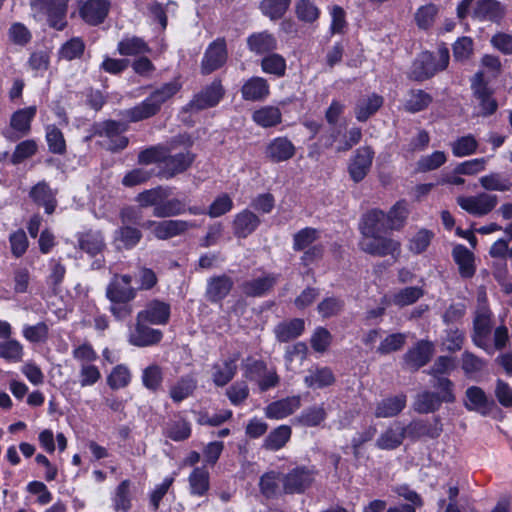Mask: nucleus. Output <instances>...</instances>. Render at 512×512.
I'll return each instance as SVG.
<instances>
[{
	"label": "nucleus",
	"instance_id": "obj_37",
	"mask_svg": "<svg viewBox=\"0 0 512 512\" xmlns=\"http://www.w3.org/2000/svg\"><path fill=\"white\" fill-rule=\"evenodd\" d=\"M406 396L399 394L382 399L376 405L374 415L376 418H391L397 416L406 407Z\"/></svg>",
	"mask_w": 512,
	"mask_h": 512
},
{
	"label": "nucleus",
	"instance_id": "obj_50",
	"mask_svg": "<svg viewBox=\"0 0 512 512\" xmlns=\"http://www.w3.org/2000/svg\"><path fill=\"white\" fill-rule=\"evenodd\" d=\"M117 51L122 56H137L149 53L150 48L142 38L132 36L122 39L117 45Z\"/></svg>",
	"mask_w": 512,
	"mask_h": 512
},
{
	"label": "nucleus",
	"instance_id": "obj_53",
	"mask_svg": "<svg viewBox=\"0 0 512 512\" xmlns=\"http://www.w3.org/2000/svg\"><path fill=\"white\" fill-rule=\"evenodd\" d=\"M290 5L291 0H262L259 9L271 21H276L284 17Z\"/></svg>",
	"mask_w": 512,
	"mask_h": 512
},
{
	"label": "nucleus",
	"instance_id": "obj_40",
	"mask_svg": "<svg viewBox=\"0 0 512 512\" xmlns=\"http://www.w3.org/2000/svg\"><path fill=\"white\" fill-rule=\"evenodd\" d=\"M195 227L192 222L185 220H163L159 221L155 237L159 240H167L184 234Z\"/></svg>",
	"mask_w": 512,
	"mask_h": 512
},
{
	"label": "nucleus",
	"instance_id": "obj_33",
	"mask_svg": "<svg viewBox=\"0 0 512 512\" xmlns=\"http://www.w3.org/2000/svg\"><path fill=\"white\" fill-rule=\"evenodd\" d=\"M79 248L94 257L101 254L106 248L103 233L98 230H89L77 235Z\"/></svg>",
	"mask_w": 512,
	"mask_h": 512
},
{
	"label": "nucleus",
	"instance_id": "obj_63",
	"mask_svg": "<svg viewBox=\"0 0 512 512\" xmlns=\"http://www.w3.org/2000/svg\"><path fill=\"white\" fill-rule=\"evenodd\" d=\"M295 13L300 21L315 22L320 16L319 8L310 0H299L295 4Z\"/></svg>",
	"mask_w": 512,
	"mask_h": 512
},
{
	"label": "nucleus",
	"instance_id": "obj_60",
	"mask_svg": "<svg viewBox=\"0 0 512 512\" xmlns=\"http://www.w3.org/2000/svg\"><path fill=\"white\" fill-rule=\"evenodd\" d=\"M23 354V346L19 341L11 338L0 341V358L16 363L22 360Z\"/></svg>",
	"mask_w": 512,
	"mask_h": 512
},
{
	"label": "nucleus",
	"instance_id": "obj_57",
	"mask_svg": "<svg viewBox=\"0 0 512 512\" xmlns=\"http://www.w3.org/2000/svg\"><path fill=\"white\" fill-rule=\"evenodd\" d=\"M132 280L136 283L138 291H150L158 284L156 272L146 266H139L132 275Z\"/></svg>",
	"mask_w": 512,
	"mask_h": 512
},
{
	"label": "nucleus",
	"instance_id": "obj_15",
	"mask_svg": "<svg viewBox=\"0 0 512 512\" xmlns=\"http://www.w3.org/2000/svg\"><path fill=\"white\" fill-rule=\"evenodd\" d=\"M145 320L136 316V322L129 328L128 342L136 347H148L158 344L163 337L159 329L152 328Z\"/></svg>",
	"mask_w": 512,
	"mask_h": 512
},
{
	"label": "nucleus",
	"instance_id": "obj_1",
	"mask_svg": "<svg viewBox=\"0 0 512 512\" xmlns=\"http://www.w3.org/2000/svg\"><path fill=\"white\" fill-rule=\"evenodd\" d=\"M171 188L157 186L139 193L136 200L141 207H153L157 218H169L186 212V203L178 198H169Z\"/></svg>",
	"mask_w": 512,
	"mask_h": 512
},
{
	"label": "nucleus",
	"instance_id": "obj_3",
	"mask_svg": "<svg viewBox=\"0 0 512 512\" xmlns=\"http://www.w3.org/2000/svg\"><path fill=\"white\" fill-rule=\"evenodd\" d=\"M181 88L177 81H171L155 89L145 100L138 105L125 109L120 115L129 122H139L155 116L162 105L171 99Z\"/></svg>",
	"mask_w": 512,
	"mask_h": 512
},
{
	"label": "nucleus",
	"instance_id": "obj_45",
	"mask_svg": "<svg viewBox=\"0 0 512 512\" xmlns=\"http://www.w3.org/2000/svg\"><path fill=\"white\" fill-rule=\"evenodd\" d=\"M335 381L332 370L328 367H316L310 369L304 378V382L309 388L320 389L333 384Z\"/></svg>",
	"mask_w": 512,
	"mask_h": 512
},
{
	"label": "nucleus",
	"instance_id": "obj_24",
	"mask_svg": "<svg viewBox=\"0 0 512 512\" xmlns=\"http://www.w3.org/2000/svg\"><path fill=\"white\" fill-rule=\"evenodd\" d=\"M464 406L469 411H474L486 416L491 412L494 401L489 399L480 387L471 386L467 388L465 392Z\"/></svg>",
	"mask_w": 512,
	"mask_h": 512
},
{
	"label": "nucleus",
	"instance_id": "obj_22",
	"mask_svg": "<svg viewBox=\"0 0 512 512\" xmlns=\"http://www.w3.org/2000/svg\"><path fill=\"white\" fill-rule=\"evenodd\" d=\"M140 320L151 325H165L170 318V305L164 301L154 299L148 302L145 308L137 313Z\"/></svg>",
	"mask_w": 512,
	"mask_h": 512
},
{
	"label": "nucleus",
	"instance_id": "obj_38",
	"mask_svg": "<svg viewBox=\"0 0 512 512\" xmlns=\"http://www.w3.org/2000/svg\"><path fill=\"white\" fill-rule=\"evenodd\" d=\"M304 327V320L294 318L278 323L273 332L279 342L286 343L299 337L303 333Z\"/></svg>",
	"mask_w": 512,
	"mask_h": 512
},
{
	"label": "nucleus",
	"instance_id": "obj_36",
	"mask_svg": "<svg viewBox=\"0 0 512 512\" xmlns=\"http://www.w3.org/2000/svg\"><path fill=\"white\" fill-rule=\"evenodd\" d=\"M452 257L458 265L459 274L462 278L474 276L476 271L475 256L467 247L461 244L456 245L452 250Z\"/></svg>",
	"mask_w": 512,
	"mask_h": 512
},
{
	"label": "nucleus",
	"instance_id": "obj_28",
	"mask_svg": "<svg viewBox=\"0 0 512 512\" xmlns=\"http://www.w3.org/2000/svg\"><path fill=\"white\" fill-rule=\"evenodd\" d=\"M279 274L268 273L261 277L246 281L242 291L248 297H263L270 292L279 281Z\"/></svg>",
	"mask_w": 512,
	"mask_h": 512
},
{
	"label": "nucleus",
	"instance_id": "obj_18",
	"mask_svg": "<svg viewBox=\"0 0 512 512\" xmlns=\"http://www.w3.org/2000/svg\"><path fill=\"white\" fill-rule=\"evenodd\" d=\"M110 2L108 0H87L79 7V15L90 26L102 24L108 16Z\"/></svg>",
	"mask_w": 512,
	"mask_h": 512
},
{
	"label": "nucleus",
	"instance_id": "obj_62",
	"mask_svg": "<svg viewBox=\"0 0 512 512\" xmlns=\"http://www.w3.org/2000/svg\"><path fill=\"white\" fill-rule=\"evenodd\" d=\"M282 474L271 471L265 473L260 478V491L266 498L275 497L280 492Z\"/></svg>",
	"mask_w": 512,
	"mask_h": 512
},
{
	"label": "nucleus",
	"instance_id": "obj_61",
	"mask_svg": "<svg viewBox=\"0 0 512 512\" xmlns=\"http://www.w3.org/2000/svg\"><path fill=\"white\" fill-rule=\"evenodd\" d=\"M46 141L51 153L63 155L66 152L64 135L55 125L46 127Z\"/></svg>",
	"mask_w": 512,
	"mask_h": 512
},
{
	"label": "nucleus",
	"instance_id": "obj_12",
	"mask_svg": "<svg viewBox=\"0 0 512 512\" xmlns=\"http://www.w3.org/2000/svg\"><path fill=\"white\" fill-rule=\"evenodd\" d=\"M194 154L189 150L171 154L166 147V156L163 164L159 165L158 176L164 179H171L178 174L185 172L194 161Z\"/></svg>",
	"mask_w": 512,
	"mask_h": 512
},
{
	"label": "nucleus",
	"instance_id": "obj_34",
	"mask_svg": "<svg viewBox=\"0 0 512 512\" xmlns=\"http://www.w3.org/2000/svg\"><path fill=\"white\" fill-rule=\"evenodd\" d=\"M241 94L247 101H263L270 94V86L266 79L254 76L243 84Z\"/></svg>",
	"mask_w": 512,
	"mask_h": 512
},
{
	"label": "nucleus",
	"instance_id": "obj_42",
	"mask_svg": "<svg viewBox=\"0 0 512 512\" xmlns=\"http://www.w3.org/2000/svg\"><path fill=\"white\" fill-rule=\"evenodd\" d=\"M237 358H229L212 367V379L216 386L223 387L228 384L236 374Z\"/></svg>",
	"mask_w": 512,
	"mask_h": 512
},
{
	"label": "nucleus",
	"instance_id": "obj_17",
	"mask_svg": "<svg viewBox=\"0 0 512 512\" xmlns=\"http://www.w3.org/2000/svg\"><path fill=\"white\" fill-rule=\"evenodd\" d=\"M434 352L433 344L429 341L421 340L410 348L403 355V365L405 369L417 371L425 366L431 359Z\"/></svg>",
	"mask_w": 512,
	"mask_h": 512
},
{
	"label": "nucleus",
	"instance_id": "obj_54",
	"mask_svg": "<svg viewBox=\"0 0 512 512\" xmlns=\"http://www.w3.org/2000/svg\"><path fill=\"white\" fill-rule=\"evenodd\" d=\"M163 434L173 441H184L191 435V425L183 418L171 420L166 423Z\"/></svg>",
	"mask_w": 512,
	"mask_h": 512
},
{
	"label": "nucleus",
	"instance_id": "obj_6",
	"mask_svg": "<svg viewBox=\"0 0 512 512\" xmlns=\"http://www.w3.org/2000/svg\"><path fill=\"white\" fill-rule=\"evenodd\" d=\"M69 0H31L30 5L34 11L47 17L48 25L62 31L67 26V11Z\"/></svg>",
	"mask_w": 512,
	"mask_h": 512
},
{
	"label": "nucleus",
	"instance_id": "obj_44",
	"mask_svg": "<svg viewBox=\"0 0 512 512\" xmlns=\"http://www.w3.org/2000/svg\"><path fill=\"white\" fill-rule=\"evenodd\" d=\"M432 96L422 89H411L404 102V110L409 113H418L429 107L432 103Z\"/></svg>",
	"mask_w": 512,
	"mask_h": 512
},
{
	"label": "nucleus",
	"instance_id": "obj_21",
	"mask_svg": "<svg viewBox=\"0 0 512 512\" xmlns=\"http://www.w3.org/2000/svg\"><path fill=\"white\" fill-rule=\"evenodd\" d=\"M405 431L407 438L416 441L424 437L436 439L441 435L443 428L440 419L436 417L432 422L426 420H413L405 426Z\"/></svg>",
	"mask_w": 512,
	"mask_h": 512
},
{
	"label": "nucleus",
	"instance_id": "obj_30",
	"mask_svg": "<svg viewBox=\"0 0 512 512\" xmlns=\"http://www.w3.org/2000/svg\"><path fill=\"white\" fill-rule=\"evenodd\" d=\"M360 230L362 237L381 234L389 230L387 217L380 209H372L363 215Z\"/></svg>",
	"mask_w": 512,
	"mask_h": 512
},
{
	"label": "nucleus",
	"instance_id": "obj_58",
	"mask_svg": "<svg viewBox=\"0 0 512 512\" xmlns=\"http://www.w3.org/2000/svg\"><path fill=\"white\" fill-rule=\"evenodd\" d=\"M85 51V43L80 37H73L60 47L58 56L60 59L72 61L80 58Z\"/></svg>",
	"mask_w": 512,
	"mask_h": 512
},
{
	"label": "nucleus",
	"instance_id": "obj_52",
	"mask_svg": "<svg viewBox=\"0 0 512 512\" xmlns=\"http://www.w3.org/2000/svg\"><path fill=\"white\" fill-rule=\"evenodd\" d=\"M190 493L195 496H204L209 490V472L204 467H196L188 478Z\"/></svg>",
	"mask_w": 512,
	"mask_h": 512
},
{
	"label": "nucleus",
	"instance_id": "obj_48",
	"mask_svg": "<svg viewBox=\"0 0 512 512\" xmlns=\"http://www.w3.org/2000/svg\"><path fill=\"white\" fill-rule=\"evenodd\" d=\"M409 215L408 203L406 200L397 201L386 214L387 227L389 230H400Z\"/></svg>",
	"mask_w": 512,
	"mask_h": 512
},
{
	"label": "nucleus",
	"instance_id": "obj_35",
	"mask_svg": "<svg viewBox=\"0 0 512 512\" xmlns=\"http://www.w3.org/2000/svg\"><path fill=\"white\" fill-rule=\"evenodd\" d=\"M406 437L405 427L396 422L380 434L375 445L381 450H394L402 444Z\"/></svg>",
	"mask_w": 512,
	"mask_h": 512
},
{
	"label": "nucleus",
	"instance_id": "obj_13",
	"mask_svg": "<svg viewBox=\"0 0 512 512\" xmlns=\"http://www.w3.org/2000/svg\"><path fill=\"white\" fill-rule=\"evenodd\" d=\"M225 90L220 80H214L210 85L203 88L184 107L187 112H198L216 106L223 98Z\"/></svg>",
	"mask_w": 512,
	"mask_h": 512
},
{
	"label": "nucleus",
	"instance_id": "obj_11",
	"mask_svg": "<svg viewBox=\"0 0 512 512\" xmlns=\"http://www.w3.org/2000/svg\"><path fill=\"white\" fill-rule=\"evenodd\" d=\"M245 377L258 384L261 391L274 388L279 383V376L275 369H269L262 360H252L245 366Z\"/></svg>",
	"mask_w": 512,
	"mask_h": 512
},
{
	"label": "nucleus",
	"instance_id": "obj_7",
	"mask_svg": "<svg viewBox=\"0 0 512 512\" xmlns=\"http://www.w3.org/2000/svg\"><path fill=\"white\" fill-rule=\"evenodd\" d=\"M316 470L309 466H296L282 474L281 484L285 494L304 493L315 480Z\"/></svg>",
	"mask_w": 512,
	"mask_h": 512
},
{
	"label": "nucleus",
	"instance_id": "obj_49",
	"mask_svg": "<svg viewBox=\"0 0 512 512\" xmlns=\"http://www.w3.org/2000/svg\"><path fill=\"white\" fill-rule=\"evenodd\" d=\"M197 387V381L192 376L181 377L171 386L169 395L175 403H180L190 397Z\"/></svg>",
	"mask_w": 512,
	"mask_h": 512
},
{
	"label": "nucleus",
	"instance_id": "obj_59",
	"mask_svg": "<svg viewBox=\"0 0 512 512\" xmlns=\"http://www.w3.org/2000/svg\"><path fill=\"white\" fill-rule=\"evenodd\" d=\"M261 68L265 73L282 77L286 72V60L280 54L271 52L261 60Z\"/></svg>",
	"mask_w": 512,
	"mask_h": 512
},
{
	"label": "nucleus",
	"instance_id": "obj_26",
	"mask_svg": "<svg viewBox=\"0 0 512 512\" xmlns=\"http://www.w3.org/2000/svg\"><path fill=\"white\" fill-rule=\"evenodd\" d=\"M57 191L53 190L46 181H40L29 191L32 201L45 209L47 214H52L57 206Z\"/></svg>",
	"mask_w": 512,
	"mask_h": 512
},
{
	"label": "nucleus",
	"instance_id": "obj_14",
	"mask_svg": "<svg viewBox=\"0 0 512 512\" xmlns=\"http://www.w3.org/2000/svg\"><path fill=\"white\" fill-rule=\"evenodd\" d=\"M131 274H116L106 287V297L109 301L132 302L138 289L132 285Z\"/></svg>",
	"mask_w": 512,
	"mask_h": 512
},
{
	"label": "nucleus",
	"instance_id": "obj_39",
	"mask_svg": "<svg viewBox=\"0 0 512 512\" xmlns=\"http://www.w3.org/2000/svg\"><path fill=\"white\" fill-rule=\"evenodd\" d=\"M383 102V97L376 93L359 99L355 105L356 119L360 122L367 121L382 107Z\"/></svg>",
	"mask_w": 512,
	"mask_h": 512
},
{
	"label": "nucleus",
	"instance_id": "obj_23",
	"mask_svg": "<svg viewBox=\"0 0 512 512\" xmlns=\"http://www.w3.org/2000/svg\"><path fill=\"white\" fill-rule=\"evenodd\" d=\"M234 281L226 274L210 277L207 280L205 297L211 303H219L231 292Z\"/></svg>",
	"mask_w": 512,
	"mask_h": 512
},
{
	"label": "nucleus",
	"instance_id": "obj_51",
	"mask_svg": "<svg viewBox=\"0 0 512 512\" xmlns=\"http://www.w3.org/2000/svg\"><path fill=\"white\" fill-rule=\"evenodd\" d=\"M252 119L259 126L269 128L281 123L282 114L277 107L264 106L253 113Z\"/></svg>",
	"mask_w": 512,
	"mask_h": 512
},
{
	"label": "nucleus",
	"instance_id": "obj_4",
	"mask_svg": "<svg viewBox=\"0 0 512 512\" xmlns=\"http://www.w3.org/2000/svg\"><path fill=\"white\" fill-rule=\"evenodd\" d=\"M449 58V50L446 47L439 48L436 55L424 51L414 60L410 77L415 81H425L433 77L438 71L446 69Z\"/></svg>",
	"mask_w": 512,
	"mask_h": 512
},
{
	"label": "nucleus",
	"instance_id": "obj_55",
	"mask_svg": "<svg viewBox=\"0 0 512 512\" xmlns=\"http://www.w3.org/2000/svg\"><path fill=\"white\" fill-rule=\"evenodd\" d=\"M326 418V411L322 406H313L304 409L297 417L293 419L294 425L304 427H315Z\"/></svg>",
	"mask_w": 512,
	"mask_h": 512
},
{
	"label": "nucleus",
	"instance_id": "obj_2",
	"mask_svg": "<svg viewBox=\"0 0 512 512\" xmlns=\"http://www.w3.org/2000/svg\"><path fill=\"white\" fill-rule=\"evenodd\" d=\"M181 88L177 81H171L155 89L145 100L138 105L125 109L120 115L129 122H139L155 116L162 105L171 99Z\"/></svg>",
	"mask_w": 512,
	"mask_h": 512
},
{
	"label": "nucleus",
	"instance_id": "obj_31",
	"mask_svg": "<svg viewBox=\"0 0 512 512\" xmlns=\"http://www.w3.org/2000/svg\"><path fill=\"white\" fill-rule=\"evenodd\" d=\"M260 223L261 220L255 213L249 209H244L237 213L233 219V233L237 238H246L258 228Z\"/></svg>",
	"mask_w": 512,
	"mask_h": 512
},
{
	"label": "nucleus",
	"instance_id": "obj_8",
	"mask_svg": "<svg viewBox=\"0 0 512 512\" xmlns=\"http://www.w3.org/2000/svg\"><path fill=\"white\" fill-rule=\"evenodd\" d=\"M359 246L363 252L369 255L377 257L391 256L395 260L399 257L401 252V244L399 241L382 236L381 234L362 237Z\"/></svg>",
	"mask_w": 512,
	"mask_h": 512
},
{
	"label": "nucleus",
	"instance_id": "obj_5",
	"mask_svg": "<svg viewBox=\"0 0 512 512\" xmlns=\"http://www.w3.org/2000/svg\"><path fill=\"white\" fill-rule=\"evenodd\" d=\"M362 138V130L352 127L344 132L340 125L331 126L320 136L319 141L325 148L335 147L336 152H346L358 144Z\"/></svg>",
	"mask_w": 512,
	"mask_h": 512
},
{
	"label": "nucleus",
	"instance_id": "obj_27",
	"mask_svg": "<svg viewBox=\"0 0 512 512\" xmlns=\"http://www.w3.org/2000/svg\"><path fill=\"white\" fill-rule=\"evenodd\" d=\"M296 152L294 144L286 137H276L268 143L265 156L273 163L291 159Z\"/></svg>",
	"mask_w": 512,
	"mask_h": 512
},
{
	"label": "nucleus",
	"instance_id": "obj_32",
	"mask_svg": "<svg viewBox=\"0 0 512 512\" xmlns=\"http://www.w3.org/2000/svg\"><path fill=\"white\" fill-rule=\"evenodd\" d=\"M246 43L248 49L256 55L268 54L277 48L276 37L267 30L252 33Z\"/></svg>",
	"mask_w": 512,
	"mask_h": 512
},
{
	"label": "nucleus",
	"instance_id": "obj_10",
	"mask_svg": "<svg viewBox=\"0 0 512 512\" xmlns=\"http://www.w3.org/2000/svg\"><path fill=\"white\" fill-rule=\"evenodd\" d=\"M456 202L468 214L483 217L495 209L498 197L494 194L482 192L471 196H458Z\"/></svg>",
	"mask_w": 512,
	"mask_h": 512
},
{
	"label": "nucleus",
	"instance_id": "obj_64",
	"mask_svg": "<svg viewBox=\"0 0 512 512\" xmlns=\"http://www.w3.org/2000/svg\"><path fill=\"white\" fill-rule=\"evenodd\" d=\"M131 380L129 369L124 365H117L107 377V384L113 390L126 387Z\"/></svg>",
	"mask_w": 512,
	"mask_h": 512
},
{
	"label": "nucleus",
	"instance_id": "obj_20",
	"mask_svg": "<svg viewBox=\"0 0 512 512\" xmlns=\"http://www.w3.org/2000/svg\"><path fill=\"white\" fill-rule=\"evenodd\" d=\"M471 88L475 97L479 101L481 114L483 116L492 115L497 110L498 104L491 96V92L484 81V73L482 71H478L474 75Z\"/></svg>",
	"mask_w": 512,
	"mask_h": 512
},
{
	"label": "nucleus",
	"instance_id": "obj_16",
	"mask_svg": "<svg viewBox=\"0 0 512 512\" xmlns=\"http://www.w3.org/2000/svg\"><path fill=\"white\" fill-rule=\"evenodd\" d=\"M374 151L370 146H362L355 150L348 164V173L355 182H361L369 173L373 159Z\"/></svg>",
	"mask_w": 512,
	"mask_h": 512
},
{
	"label": "nucleus",
	"instance_id": "obj_19",
	"mask_svg": "<svg viewBox=\"0 0 512 512\" xmlns=\"http://www.w3.org/2000/svg\"><path fill=\"white\" fill-rule=\"evenodd\" d=\"M227 60V49L224 39L212 42L205 51L201 62L203 74H210L224 65Z\"/></svg>",
	"mask_w": 512,
	"mask_h": 512
},
{
	"label": "nucleus",
	"instance_id": "obj_46",
	"mask_svg": "<svg viewBox=\"0 0 512 512\" xmlns=\"http://www.w3.org/2000/svg\"><path fill=\"white\" fill-rule=\"evenodd\" d=\"M35 114V106L20 109L13 113L10 120V125L15 131L20 133V137L25 136L30 132L31 121L35 117Z\"/></svg>",
	"mask_w": 512,
	"mask_h": 512
},
{
	"label": "nucleus",
	"instance_id": "obj_29",
	"mask_svg": "<svg viewBox=\"0 0 512 512\" xmlns=\"http://www.w3.org/2000/svg\"><path fill=\"white\" fill-rule=\"evenodd\" d=\"M300 406V396L286 397L268 404L265 408V416L275 420L284 419L298 410Z\"/></svg>",
	"mask_w": 512,
	"mask_h": 512
},
{
	"label": "nucleus",
	"instance_id": "obj_25",
	"mask_svg": "<svg viewBox=\"0 0 512 512\" xmlns=\"http://www.w3.org/2000/svg\"><path fill=\"white\" fill-rule=\"evenodd\" d=\"M505 5L498 0H478L472 16L480 21L500 22L505 15Z\"/></svg>",
	"mask_w": 512,
	"mask_h": 512
},
{
	"label": "nucleus",
	"instance_id": "obj_9",
	"mask_svg": "<svg viewBox=\"0 0 512 512\" xmlns=\"http://www.w3.org/2000/svg\"><path fill=\"white\" fill-rule=\"evenodd\" d=\"M492 313L488 307L481 305L476 311L473 321V343L485 350L488 354H493V347L488 344V340L493 328Z\"/></svg>",
	"mask_w": 512,
	"mask_h": 512
},
{
	"label": "nucleus",
	"instance_id": "obj_41",
	"mask_svg": "<svg viewBox=\"0 0 512 512\" xmlns=\"http://www.w3.org/2000/svg\"><path fill=\"white\" fill-rule=\"evenodd\" d=\"M143 234L135 226L121 225L114 232V242L119 249L130 250L137 246L141 241Z\"/></svg>",
	"mask_w": 512,
	"mask_h": 512
},
{
	"label": "nucleus",
	"instance_id": "obj_47",
	"mask_svg": "<svg viewBox=\"0 0 512 512\" xmlns=\"http://www.w3.org/2000/svg\"><path fill=\"white\" fill-rule=\"evenodd\" d=\"M442 403L438 393L424 391L416 396L413 407L420 414H428L437 411Z\"/></svg>",
	"mask_w": 512,
	"mask_h": 512
},
{
	"label": "nucleus",
	"instance_id": "obj_56",
	"mask_svg": "<svg viewBox=\"0 0 512 512\" xmlns=\"http://www.w3.org/2000/svg\"><path fill=\"white\" fill-rule=\"evenodd\" d=\"M479 183L487 191L506 192L512 188L511 179L497 172L480 177Z\"/></svg>",
	"mask_w": 512,
	"mask_h": 512
},
{
	"label": "nucleus",
	"instance_id": "obj_43",
	"mask_svg": "<svg viewBox=\"0 0 512 512\" xmlns=\"http://www.w3.org/2000/svg\"><path fill=\"white\" fill-rule=\"evenodd\" d=\"M292 434L291 427L280 425L269 432L263 441L262 447L268 451H278L283 448L290 440Z\"/></svg>",
	"mask_w": 512,
	"mask_h": 512
}]
</instances>
